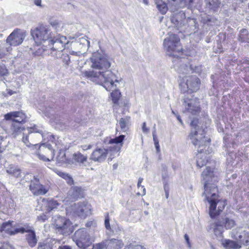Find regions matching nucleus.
Segmentation results:
<instances>
[{"mask_svg": "<svg viewBox=\"0 0 249 249\" xmlns=\"http://www.w3.org/2000/svg\"><path fill=\"white\" fill-rule=\"evenodd\" d=\"M207 161L205 160H202L201 159H199L197 160L196 163L197 166L199 167H202L203 166L206 164Z\"/></svg>", "mask_w": 249, "mask_h": 249, "instance_id": "79ce46f5", "label": "nucleus"}, {"mask_svg": "<svg viewBox=\"0 0 249 249\" xmlns=\"http://www.w3.org/2000/svg\"><path fill=\"white\" fill-rule=\"evenodd\" d=\"M142 131L144 133H148L149 132V129L146 126V123L144 122L142 124Z\"/></svg>", "mask_w": 249, "mask_h": 249, "instance_id": "3c124183", "label": "nucleus"}, {"mask_svg": "<svg viewBox=\"0 0 249 249\" xmlns=\"http://www.w3.org/2000/svg\"><path fill=\"white\" fill-rule=\"evenodd\" d=\"M10 131L12 135L15 138L23 131L22 142L27 146H30L32 144L29 142L28 138L29 136L33 133L39 134L40 136L44 140H45V137L46 135H47L48 137H50L49 141L53 142V140H55V136L54 135L46 132L44 128L42 126L37 125H34L32 127H27L25 129L22 126V124H21L20 123H12L10 127Z\"/></svg>", "mask_w": 249, "mask_h": 249, "instance_id": "20e7f679", "label": "nucleus"}, {"mask_svg": "<svg viewBox=\"0 0 249 249\" xmlns=\"http://www.w3.org/2000/svg\"><path fill=\"white\" fill-rule=\"evenodd\" d=\"M78 42L82 44L85 48H89V46L90 42L87 39V37H83L79 39Z\"/></svg>", "mask_w": 249, "mask_h": 249, "instance_id": "e433bc0d", "label": "nucleus"}, {"mask_svg": "<svg viewBox=\"0 0 249 249\" xmlns=\"http://www.w3.org/2000/svg\"><path fill=\"white\" fill-rule=\"evenodd\" d=\"M31 35L37 45L42 44L43 52L48 50L53 56L59 57L68 44L65 36L58 34L54 36L50 29L45 26H40L31 30Z\"/></svg>", "mask_w": 249, "mask_h": 249, "instance_id": "f257e3e1", "label": "nucleus"}, {"mask_svg": "<svg viewBox=\"0 0 249 249\" xmlns=\"http://www.w3.org/2000/svg\"><path fill=\"white\" fill-rule=\"evenodd\" d=\"M107 155V150L105 148H98L91 154L90 159L95 161L101 162L105 160Z\"/></svg>", "mask_w": 249, "mask_h": 249, "instance_id": "a211bd4d", "label": "nucleus"}, {"mask_svg": "<svg viewBox=\"0 0 249 249\" xmlns=\"http://www.w3.org/2000/svg\"><path fill=\"white\" fill-rule=\"evenodd\" d=\"M6 172L9 175L13 176L17 178L21 177V170L17 166L13 165H10L6 169Z\"/></svg>", "mask_w": 249, "mask_h": 249, "instance_id": "393cba45", "label": "nucleus"}, {"mask_svg": "<svg viewBox=\"0 0 249 249\" xmlns=\"http://www.w3.org/2000/svg\"><path fill=\"white\" fill-rule=\"evenodd\" d=\"M62 154L60 153L59 155L57 157V160L60 162H65L66 160V155L65 153H62V156L61 157Z\"/></svg>", "mask_w": 249, "mask_h": 249, "instance_id": "49530a36", "label": "nucleus"}, {"mask_svg": "<svg viewBox=\"0 0 249 249\" xmlns=\"http://www.w3.org/2000/svg\"><path fill=\"white\" fill-rule=\"evenodd\" d=\"M201 176L204 183V194L210 204L209 214L211 218H214L225 208L226 200L218 199L216 185L210 183L212 181L213 178H214L213 169L207 167Z\"/></svg>", "mask_w": 249, "mask_h": 249, "instance_id": "f03ea898", "label": "nucleus"}, {"mask_svg": "<svg viewBox=\"0 0 249 249\" xmlns=\"http://www.w3.org/2000/svg\"><path fill=\"white\" fill-rule=\"evenodd\" d=\"M124 249H146L144 247L137 245H135L132 244H130L129 245L125 246Z\"/></svg>", "mask_w": 249, "mask_h": 249, "instance_id": "4c0bfd02", "label": "nucleus"}, {"mask_svg": "<svg viewBox=\"0 0 249 249\" xmlns=\"http://www.w3.org/2000/svg\"><path fill=\"white\" fill-rule=\"evenodd\" d=\"M73 159L74 161L79 163L80 166L87 165L88 163V157L78 152L73 155Z\"/></svg>", "mask_w": 249, "mask_h": 249, "instance_id": "5701e85b", "label": "nucleus"}, {"mask_svg": "<svg viewBox=\"0 0 249 249\" xmlns=\"http://www.w3.org/2000/svg\"><path fill=\"white\" fill-rule=\"evenodd\" d=\"M29 188L32 193L36 196L44 195L48 191V189L41 184L39 179L35 176L34 179L31 180Z\"/></svg>", "mask_w": 249, "mask_h": 249, "instance_id": "2eb2a0df", "label": "nucleus"}, {"mask_svg": "<svg viewBox=\"0 0 249 249\" xmlns=\"http://www.w3.org/2000/svg\"><path fill=\"white\" fill-rule=\"evenodd\" d=\"M130 119V117L129 116H126L120 119L119 124L122 130L124 131L126 130V127L129 124Z\"/></svg>", "mask_w": 249, "mask_h": 249, "instance_id": "c85d7f7f", "label": "nucleus"}, {"mask_svg": "<svg viewBox=\"0 0 249 249\" xmlns=\"http://www.w3.org/2000/svg\"><path fill=\"white\" fill-rule=\"evenodd\" d=\"M59 204L56 200H51L48 202L47 204V211L50 212L52 210H53L54 209L56 208Z\"/></svg>", "mask_w": 249, "mask_h": 249, "instance_id": "473e14b6", "label": "nucleus"}, {"mask_svg": "<svg viewBox=\"0 0 249 249\" xmlns=\"http://www.w3.org/2000/svg\"><path fill=\"white\" fill-rule=\"evenodd\" d=\"M137 186H138V188H141L142 190V193L141 194L139 192H138L137 194V195L138 196H144L146 194V190H145V188H144V187L142 185H141V184H139V183H138Z\"/></svg>", "mask_w": 249, "mask_h": 249, "instance_id": "37998d69", "label": "nucleus"}, {"mask_svg": "<svg viewBox=\"0 0 249 249\" xmlns=\"http://www.w3.org/2000/svg\"><path fill=\"white\" fill-rule=\"evenodd\" d=\"M171 21L172 22H173L175 24H178V20L177 19L176 17H173L171 19Z\"/></svg>", "mask_w": 249, "mask_h": 249, "instance_id": "bf43d9fd", "label": "nucleus"}, {"mask_svg": "<svg viewBox=\"0 0 249 249\" xmlns=\"http://www.w3.org/2000/svg\"><path fill=\"white\" fill-rule=\"evenodd\" d=\"M156 124H154V130L152 132V135H153V141L154 142V143H156L157 142H159L158 139L157 137V136L156 135V127H155Z\"/></svg>", "mask_w": 249, "mask_h": 249, "instance_id": "09e8293b", "label": "nucleus"}, {"mask_svg": "<svg viewBox=\"0 0 249 249\" xmlns=\"http://www.w3.org/2000/svg\"><path fill=\"white\" fill-rule=\"evenodd\" d=\"M31 229H29L28 227L26 228H25L24 227H21L19 228H16L14 229L13 231V235L18 233H24V232L28 233Z\"/></svg>", "mask_w": 249, "mask_h": 249, "instance_id": "c9c22d12", "label": "nucleus"}, {"mask_svg": "<svg viewBox=\"0 0 249 249\" xmlns=\"http://www.w3.org/2000/svg\"><path fill=\"white\" fill-rule=\"evenodd\" d=\"M117 167H118V164H117V163L114 164L113 165V170L116 169Z\"/></svg>", "mask_w": 249, "mask_h": 249, "instance_id": "338daca9", "label": "nucleus"}, {"mask_svg": "<svg viewBox=\"0 0 249 249\" xmlns=\"http://www.w3.org/2000/svg\"><path fill=\"white\" fill-rule=\"evenodd\" d=\"M85 225L87 227H95L97 223L94 220H89L87 222Z\"/></svg>", "mask_w": 249, "mask_h": 249, "instance_id": "a19ab883", "label": "nucleus"}, {"mask_svg": "<svg viewBox=\"0 0 249 249\" xmlns=\"http://www.w3.org/2000/svg\"><path fill=\"white\" fill-rule=\"evenodd\" d=\"M66 211L74 216L85 219L91 214V206L87 201L79 202L73 204Z\"/></svg>", "mask_w": 249, "mask_h": 249, "instance_id": "1a4fd4ad", "label": "nucleus"}, {"mask_svg": "<svg viewBox=\"0 0 249 249\" xmlns=\"http://www.w3.org/2000/svg\"><path fill=\"white\" fill-rule=\"evenodd\" d=\"M177 119L178 120V121L179 122V123L181 124H183V122H182V121L181 120L180 117L179 116H178L177 117Z\"/></svg>", "mask_w": 249, "mask_h": 249, "instance_id": "69168bd1", "label": "nucleus"}, {"mask_svg": "<svg viewBox=\"0 0 249 249\" xmlns=\"http://www.w3.org/2000/svg\"><path fill=\"white\" fill-rule=\"evenodd\" d=\"M185 81V84L187 86L188 90L191 92H196L199 88L200 80L199 78L195 75L187 76L184 79Z\"/></svg>", "mask_w": 249, "mask_h": 249, "instance_id": "dca6fc26", "label": "nucleus"}, {"mask_svg": "<svg viewBox=\"0 0 249 249\" xmlns=\"http://www.w3.org/2000/svg\"><path fill=\"white\" fill-rule=\"evenodd\" d=\"M184 238H185V241H186V242L187 243V245H188V247L189 248H190L191 247V244H190V241H189V237L188 235L187 234H185L184 235Z\"/></svg>", "mask_w": 249, "mask_h": 249, "instance_id": "603ef678", "label": "nucleus"}, {"mask_svg": "<svg viewBox=\"0 0 249 249\" xmlns=\"http://www.w3.org/2000/svg\"><path fill=\"white\" fill-rule=\"evenodd\" d=\"M8 246L7 245H3L0 247V249H8Z\"/></svg>", "mask_w": 249, "mask_h": 249, "instance_id": "0e129e2a", "label": "nucleus"}, {"mask_svg": "<svg viewBox=\"0 0 249 249\" xmlns=\"http://www.w3.org/2000/svg\"><path fill=\"white\" fill-rule=\"evenodd\" d=\"M58 249H71V248L69 246L64 245L59 246Z\"/></svg>", "mask_w": 249, "mask_h": 249, "instance_id": "6e6d98bb", "label": "nucleus"}, {"mask_svg": "<svg viewBox=\"0 0 249 249\" xmlns=\"http://www.w3.org/2000/svg\"><path fill=\"white\" fill-rule=\"evenodd\" d=\"M155 145V147L156 148V150L158 152L160 151V145L159 142H157L156 143H154Z\"/></svg>", "mask_w": 249, "mask_h": 249, "instance_id": "052dcab7", "label": "nucleus"}, {"mask_svg": "<svg viewBox=\"0 0 249 249\" xmlns=\"http://www.w3.org/2000/svg\"><path fill=\"white\" fill-rule=\"evenodd\" d=\"M53 225L56 231L64 235H69L73 231L72 223L70 219L59 215L53 217Z\"/></svg>", "mask_w": 249, "mask_h": 249, "instance_id": "6e6552de", "label": "nucleus"}, {"mask_svg": "<svg viewBox=\"0 0 249 249\" xmlns=\"http://www.w3.org/2000/svg\"><path fill=\"white\" fill-rule=\"evenodd\" d=\"M239 240L241 243L244 245H249V230L244 231L240 234L235 237Z\"/></svg>", "mask_w": 249, "mask_h": 249, "instance_id": "a878e982", "label": "nucleus"}, {"mask_svg": "<svg viewBox=\"0 0 249 249\" xmlns=\"http://www.w3.org/2000/svg\"><path fill=\"white\" fill-rule=\"evenodd\" d=\"M72 238L77 246L81 249L88 248L93 242L87 230L84 228L76 231Z\"/></svg>", "mask_w": 249, "mask_h": 249, "instance_id": "423d86ee", "label": "nucleus"}, {"mask_svg": "<svg viewBox=\"0 0 249 249\" xmlns=\"http://www.w3.org/2000/svg\"><path fill=\"white\" fill-rule=\"evenodd\" d=\"M14 223V222L11 220L3 223L1 226L0 231L1 232L4 231L10 235H13L14 228L16 227L13 225Z\"/></svg>", "mask_w": 249, "mask_h": 249, "instance_id": "412c9836", "label": "nucleus"}, {"mask_svg": "<svg viewBox=\"0 0 249 249\" xmlns=\"http://www.w3.org/2000/svg\"><path fill=\"white\" fill-rule=\"evenodd\" d=\"M125 136L121 135L112 139H110V159L111 160L112 156L119 155L118 152L120 151L123 145V141Z\"/></svg>", "mask_w": 249, "mask_h": 249, "instance_id": "ddd939ff", "label": "nucleus"}, {"mask_svg": "<svg viewBox=\"0 0 249 249\" xmlns=\"http://www.w3.org/2000/svg\"><path fill=\"white\" fill-rule=\"evenodd\" d=\"M48 219V216L45 214H42L37 216V220L41 222H45Z\"/></svg>", "mask_w": 249, "mask_h": 249, "instance_id": "a18cd8bd", "label": "nucleus"}, {"mask_svg": "<svg viewBox=\"0 0 249 249\" xmlns=\"http://www.w3.org/2000/svg\"><path fill=\"white\" fill-rule=\"evenodd\" d=\"M41 0H35L34 3L36 6L42 7V6L41 5Z\"/></svg>", "mask_w": 249, "mask_h": 249, "instance_id": "5fc2aeb1", "label": "nucleus"}, {"mask_svg": "<svg viewBox=\"0 0 249 249\" xmlns=\"http://www.w3.org/2000/svg\"><path fill=\"white\" fill-rule=\"evenodd\" d=\"M163 46L167 54L174 57L178 56L176 53H179L182 50L180 46V38L175 34L169 35L168 37L164 39Z\"/></svg>", "mask_w": 249, "mask_h": 249, "instance_id": "0eeeda50", "label": "nucleus"}, {"mask_svg": "<svg viewBox=\"0 0 249 249\" xmlns=\"http://www.w3.org/2000/svg\"><path fill=\"white\" fill-rule=\"evenodd\" d=\"M119 89L120 88H114L113 89H110V90H112L110 95L112 98V102L116 106L119 105V101L121 97V93Z\"/></svg>", "mask_w": 249, "mask_h": 249, "instance_id": "bb28decb", "label": "nucleus"}, {"mask_svg": "<svg viewBox=\"0 0 249 249\" xmlns=\"http://www.w3.org/2000/svg\"><path fill=\"white\" fill-rule=\"evenodd\" d=\"M197 119H194L191 123L192 127L191 132L189 135L190 139L192 141V143L196 146H198V152L200 153H204L203 148L201 147L207 146L210 143V139L206 138L205 134V129L200 128Z\"/></svg>", "mask_w": 249, "mask_h": 249, "instance_id": "39448f33", "label": "nucleus"}, {"mask_svg": "<svg viewBox=\"0 0 249 249\" xmlns=\"http://www.w3.org/2000/svg\"><path fill=\"white\" fill-rule=\"evenodd\" d=\"M105 225L107 230L109 229V217H108V213L107 214V216L105 218Z\"/></svg>", "mask_w": 249, "mask_h": 249, "instance_id": "8fccbe9b", "label": "nucleus"}, {"mask_svg": "<svg viewBox=\"0 0 249 249\" xmlns=\"http://www.w3.org/2000/svg\"><path fill=\"white\" fill-rule=\"evenodd\" d=\"M5 54V50L0 45V56Z\"/></svg>", "mask_w": 249, "mask_h": 249, "instance_id": "13d9d810", "label": "nucleus"}, {"mask_svg": "<svg viewBox=\"0 0 249 249\" xmlns=\"http://www.w3.org/2000/svg\"><path fill=\"white\" fill-rule=\"evenodd\" d=\"M122 83V78L120 76L110 72V89L120 88Z\"/></svg>", "mask_w": 249, "mask_h": 249, "instance_id": "aec40b11", "label": "nucleus"}, {"mask_svg": "<svg viewBox=\"0 0 249 249\" xmlns=\"http://www.w3.org/2000/svg\"><path fill=\"white\" fill-rule=\"evenodd\" d=\"M143 0V2L144 4H145V5H148V4H149L148 0Z\"/></svg>", "mask_w": 249, "mask_h": 249, "instance_id": "774afa93", "label": "nucleus"}, {"mask_svg": "<svg viewBox=\"0 0 249 249\" xmlns=\"http://www.w3.org/2000/svg\"><path fill=\"white\" fill-rule=\"evenodd\" d=\"M61 53H62V51ZM55 57H56V56ZM61 57L63 62L67 66H69L71 62L70 56L68 54H62L61 53V55L59 57ZM56 58H58V57H56Z\"/></svg>", "mask_w": 249, "mask_h": 249, "instance_id": "f704fd0d", "label": "nucleus"}, {"mask_svg": "<svg viewBox=\"0 0 249 249\" xmlns=\"http://www.w3.org/2000/svg\"><path fill=\"white\" fill-rule=\"evenodd\" d=\"M235 224L234 219L226 216L219 218L216 222L211 225V227L213 230L215 235L220 237L224 231V227L227 230L231 229Z\"/></svg>", "mask_w": 249, "mask_h": 249, "instance_id": "9d476101", "label": "nucleus"}, {"mask_svg": "<svg viewBox=\"0 0 249 249\" xmlns=\"http://www.w3.org/2000/svg\"><path fill=\"white\" fill-rule=\"evenodd\" d=\"M57 174L60 177L65 179L66 180L67 183L70 185H71L73 184V179L68 174L59 171L58 172Z\"/></svg>", "mask_w": 249, "mask_h": 249, "instance_id": "7c9ffc66", "label": "nucleus"}, {"mask_svg": "<svg viewBox=\"0 0 249 249\" xmlns=\"http://www.w3.org/2000/svg\"><path fill=\"white\" fill-rule=\"evenodd\" d=\"M241 33L240 34L239 36V39L242 42H249V41L245 38L244 36V35H246L247 34V31L246 29H242L241 30Z\"/></svg>", "mask_w": 249, "mask_h": 249, "instance_id": "ea45409f", "label": "nucleus"}, {"mask_svg": "<svg viewBox=\"0 0 249 249\" xmlns=\"http://www.w3.org/2000/svg\"><path fill=\"white\" fill-rule=\"evenodd\" d=\"M156 4L157 5V8L161 14L164 15L166 13L168 8L165 2L163 1L161 2H158V3Z\"/></svg>", "mask_w": 249, "mask_h": 249, "instance_id": "2f4dec72", "label": "nucleus"}, {"mask_svg": "<svg viewBox=\"0 0 249 249\" xmlns=\"http://www.w3.org/2000/svg\"><path fill=\"white\" fill-rule=\"evenodd\" d=\"M205 1L207 7L214 11L219 7L220 4L218 0H206Z\"/></svg>", "mask_w": 249, "mask_h": 249, "instance_id": "c756f323", "label": "nucleus"}, {"mask_svg": "<svg viewBox=\"0 0 249 249\" xmlns=\"http://www.w3.org/2000/svg\"><path fill=\"white\" fill-rule=\"evenodd\" d=\"M25 239L29 246L31 248L34 247L37 242V239L36 238L35 231L32 230H30L27 234H26Z\"/></svg>", "mask_w": 249, "mask_h": 249, "instance_id": "4be33fe9", "label": "nucleus"}, {"mask_svg": "<svg viewBox=\"0 0 249 249\" xmlns=\"http://www.w3.org/2000/svg\"><path fill=\"white\" fill-rule=\"evenodd\" d=\"M37 156L40 160L49 161L53 160L54 158V150L50 143H43L39 147Z\"/></svg>", "mask_w": 249, "mask_h": 249, "instance_id": "f8f14e48", "label": "nucleus"}, {"mask_svg": "<svg viewBox=\"0 0 249 249\" xmlns=\"http://www.w3.org/2000/svg\"><path fill=\"white\" fill-rule=\"evenodd\" d=\"M177 0H167L169 4L173 5L174 4V3Z\"/></svg>", "mask_w": 249, "mask_h": 249, "instance_id": "e2e57ef3", "label": "nucleus"}, {"mask_svg": "<svg viewBox=\"0 0 249 249\" xmlns=\"http://www.w3.org/2000/svg\"><path fill=\"white\" fill-rule=\"evenodd\" d=\"M24 38V33L19 29H16L8 36L6 42L11 46H16L20 45Z\"/></svg>", "mask_w": 249, "mask_h": 249, "instance_id": "4468645a", "label": "nucleus"}, {"mask_svg": "<svg viewBox=\"0 0 249 249\" xmlns=\"http://www.w3.org/2000/svg\"><path fill=\"white\" fill-rule=\"evenodd\" d=\"M163 169L164 170L163 172L164 173H163L162 172V179L163 180V181L164 182H165L166 179H167L168 178V176L167 174V167L166 166L163 167Z\"/></svg>", "mask_w": 249, "mask_h": 249, "instance_id": "c03bdc74", "label": "nucleus"}, {"mask_svg": "<svg viewBox=\"0 0 249 249\" xmlns=\"http://www.w3.org/2000/svg\"><path fill=\"white\" fill-rule=\"evenodd\" d=\"M38 249H50L48 245L40 242L38 243Z\"/></svg>", "mask_w": 249, "mask_h": 249, "instance_id": "de8ad7c7", "label": "nucleus"}, {"mask_svg": "<svg viewBox=\"0 0 249 249\" xmlns=\"http://www.w3.org/2000/svg\"><path fill=\"white\" fill-rule=\"evenodd\" d=\"M7 73L8 70L5 66L2 63H0V75L4 76L7 74Z\"/></svg>", "mask_w": 249, "mask_h": 249, "instance_id": "58836bf2", "label": "nucleus"}, {"mask_svg": "<svg viewBox=\"0 0 249 249\" xmlns=\"http://www.w3.org/2000/svg\"><path fill=\"white\" fill-rule=\"evenodd\" d=\"M190 69H192V70H193V71L196 72V73H198L200 72V71H201L200 69L198 67H196V69H194L192 67V66H190Z\"/></svg>", "mask_w": 249, "mask_h": 249, "instance_id": "4d7b16f0", "label": "nucleus"}, {"mask_svg": "<svg viewBox=\"0 0 249 249\" xmlns=\"http://www.w3.org/2000/svg\"><path fill=\"white\" fill-rule=\"evenodd\" d=\"M26 114L22 111H13L6 114L4 119L6 120H12L13 123H22L25 121Z\"/></svg>", "mask_w": 249, "mask_h": 249, "instance_id": "f3484780", "label": "nucleus"}, {"mask_svg": "<svg viewBox=\"0 0 249 249\" xmlns=\"http://www.w3.org/2000/svg\"><path fill=\"white\" fill-rule=\"evenodd\" d=\"M68 196L72 200H76L83 196V191L80 187H72L68 192Z\"/></svg>", "mask_w": 249, "mask_h": 249, "instance_id": "6ab92c4d", "label": "nucleus"}, {"mask_svg": "<svg viewBox=\"0 0 249 249\" xmlns=\"http://www.w3.org/2000/svg\"><path fill=\"white\" fill-rule=\"evenodd\" d=\"M107 246L108 242L107 240H106L100 243L94 245L92 249H107Z\"/></svg>", "mask_w": 249, "mask_h": 249, "instance_id": "72a5a7b5", "label": "nucleus"}, {"mask_svg": "<svg viewBox=\"0 0 249 249\" xmlns=\"http://www.w3.org/2000/svg\"><path fill=\"white\" fill-rule=\"evenodd\" d=\"M124 246L121 240L112 239L110 240V249H120Z\"/></svg>", "mask_w": 249, "mask_h": 249, "instance_id": "cd10ccee", "label": "nucleus"}, {"mask_svg": "<svg viewBox=\"0 0 249 249\" xmlns=\"http://www.w3.org/2000/svg\"><path fill=\"white\" fill-rule=\"evenodd\" d=\"M92 63L91 67L93 69L100 70L99 72L94 71H85L82 72V75L87 78L99 77L101 80H103L104 83L102 84L103 87L108 90V71L109 62L107 59L97 54L93 55L90 58Z\"/></svg>", "mask_w": 249, "mask_h": 249, "instance_id": "7ed1b4c3", "label": "nucleus"}, {"mask_svg": "<svg viewBox=\"0 0 249 249\" xmlns=\"http://www.w3.org/2000/svg\"><path fill=\"white\" fill-rule=\"evenodd\" d=\"M221 244L226 249H238L241 248V246L235 241L229 239H224L222 240Z\"/></svg>", "mask_w": 249, "mask_h": 249, "instance_id": "b1692460", "label": "nucleus"}, {"mask_svg": "<svg viewBox=\"0 0 249 249\" xmlns=\"http://www.w3.org/2000/svg\"><path fill=\"white\" fill-rule=\"evenodd\" d=\"M81 147L83 150H87L88 149H89L92 147V145L89 144L88 145H83L81 146Z\"/></svg>", "mask_w": 249, "mask_h": 249, "instance_id": "864d4df0", "label": "nucleus"}, {"mask_svg": "<svg viewBox=\"0 0 249 249\" xmlns=\"http://www.w3.org/2000/svg\"><path fill=\"white\" fill-rule=\"evenodd\" d=\"M164 191L165 192L166 198H168V196H169V192H168V190H167L166 189V186L165 185L164 187Z\"/></svg>", "mask_w": 249, "mask_h": 249, "instance_id": "680f3d73", "label": "nucleus"}, {"mask_svg": "<svg viewBox=\"0 0 249 249\" xmlns=\"http://www.w3.org/2000/svg\"><path fill=\"white\" fill-rule=\"evenodd\" d=\"M198 99L194 97V96L187 93L183 99V106L184 107V112H188L193 115H196L200 112L199 102Z\"/></svg>", "mask_w": 249, "mask_h": 249, "instance_id": "9b49d317", "label": "nucleus"}]
</instances>
